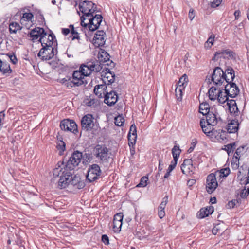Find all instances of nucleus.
Segmentation results:
<instances>
[{"mask_svg": "<svg viewBox=\"0 0 249 249\" xmlns=\"http://www.w3.org/2000/svg\"><path fill=\"white\" fill-rule=\"evenodd\" d=\"M230 173V170L229 168H225L223 169H221L219 171H217L216 172V175H218V176L220 177H226L228 176Z\"/></svg>", "mask_w": 249, "mask_h": 249, "instance_id": "38", "label": "nucleus"}, {"mask_svg": "<svg viewBox=\"0 0 249 249\" xmlns=\"http://www.w3.org/2000/svg\"><path fill=\"white\" fill-rule=\"evenodd\" d=\"M206 122L211 125L215 126L217 125L219 122L221 121V118L218 116L217 112L211 111L206 115Z\"/></svg>", "mask_w": 249, "mask_h": 249, "instance_id": "22", "label": "nucleus"}, {"mask_svg": "<svg viewBox=\"0 0 249 249\" xmlns=\"http://www.w3.org/2000/svg\"><path fill=\"white\" fill-rule=\"evenodd\" d=\"M39 41L41 43L42 46L48 47L49 46H55V37L51 34L47 35L46 33V35L42 36L41 38H39Z\"/></svg>", "mask_w": 249, "mask_h": 249, "instance_id": "18", "label": "nucleus"}, {"mask_svg": "<svg viewBox=\"0 0 249 249\" xmlns=\"http://www.w3.org/2000/svg\"><path fill=\"white\" fill-rule=\"evenodd\" d=\"M188 81V77L186 74H184L180 78L177 87H183L184 89L187 84Z\"/></svg>", "mask_w": 249, "mask_h": 249, "instance_id": "36", "label": "nucleus"}, {"mask_svg": "<svg viewBox=\"0 0 249 249\" xmlns=\"http://www.w3.org/2000/svg\"><path fill=\"white\" fill-rule=\"evenodd\" d=\"M96 101L92 97H87L84 100V103L88 107H94L96 105Z\"/></svg>", "mask_w": 249, "mask_h": 249, "instance_id": "37", "label": "nucleus"}, {"mask_svg": "<svg viewBox=\"0 0 249 249\" xmlns=\"http://www.w3.org/2000/svg\"><path fill=\"white\" fill-rule=\"evenodd\" d=\"M82 157V153L81 152L77 151L74 152L70 158L69 160L66 165H67L68 167H71L70 168V171H71L73 169L74 167L78 166L80 163ZM64 164L65 165V164Z\"/></svg>", "mask_w": 249, "mask_h": 249, "instance_id": "12", "label": "nucleus"}, {"mask_svg": "<svg viewBox=\"0 0 249 249\" xmlns=\"http://www.w3.org/2000/svg\"><path fill=\"white\" fill-rule=\"evenodd\" d=\"M12 70L10 65L5 61H1L0 59V73L3 75L7 76L11 74Z\"/></svg>", "mask_w": 249, "mask_h": 249, "instance_id": "25", "label": "nucleus"}, {"mask_svg": "<svg viewBox=\"0 0 249 249\" xmlns=\"http://www.w3.org/2000/svg\"><path fill=\"white\" fill-rule=\"evenodd\" d=\"M115 76V74L111 72L109 69H106L105 71L103 70L102 72L101 77L103 83L107 86L110 85L114 82Z\"/></svg>", "mask_w": 249, "mask_h": 249, "instance_id": "17", "label": "nucleus"}, {"mask_svg": "<svg viewBox=\"0 0 249 249\" xmlns=\"http://www.w3.org/2000/svg\"><path fill=\"white\" fill-rule=\"evenodd\" d=\"M44 35H46V32L43 28L40 27H36L32 29L30 33V36L34 42L39 41V38Z\"/></svg>", "mask_w": 249, "mask_h": 249, "instance_id": "20", "label": "nucleus"}, {"mask_svg": "<svg viewBox=\"0 0 249 249\" xmlns=\"http://www.w3.org/2000/svg\"><path fill=\"white\" fill-rule=\"evenodd\" d=\"M181 170L183 174L191 175L194 174L195 167L191 159H185L181 166Z\"/></svg>", "mask_w": 249, "mask_h": 249, "instance_id": "16", "label": "nucleus"}, {"mask_svg": "<svg viewBox=\"0 0 249 249\" xmlns=\"http://www.w3.org/2000/svg\"><path fill=\"white\" fill-rule=\"evenodd\" d=\"M107 85L105 83L97 85L94 89V92L99 98H104L107 93Z\"/></svg>", "mask_w": 249, "mask_h": 249, "instance_id": "23", "label": "nucleus"}, {"mask_svg": "<svg viewBox=\"0 0 249 249\" xmlns=\"http://www.w3.org/2000/svg\"><path fill=\"white\" fill-rule=\"evenodd\" d=\"M195 16V14L194 12V10L192 8L190 9L189 10V14H188V17H189V19L191 20H192L194 19Z\"/></svg>", "mask_w": 249, "mask_h": 249, "instance_id": "60", "label": "nucleus"}, {"mask_svg": "<svg viewBox=\"0 0 249 249\" xmlns=\"http://www.w3.org/2000/svg\"><path fill=\"white\" fill-rule=\"evenodd\" d=\"M5 118V113L4 111L0 112V131L1 130L3 125V121Z\"/></svg>", "mask_w": 249, "mask_h": 249, "instance_id": "55", "label": "nucleus"}, {"mask_svg": "<svg viewBox=\"0 0 249 249\" xmlns=\"http://www.w3.org/2000/svg\"><path fill=\"white\" fill-rule=\"evenodd\" d=\"M211 77L213 83L217 87H219L223 84H224L225 78L224 76V71L220 67L215 68Z\"/></svg>", "mask_w": 249, "mask_h": 249, "instance_id": "7", "label": "nucleus"}, {"mask_svg": "<svg viewBox=\"0 0 249 249\" xmlns=\"http://www.w3.org/2000/svg\"><path fill=\"white\" fill-rule=\"evenodd\" d=\"M101 174V170L100 166L96 164L90 165L88 169L87 179L89 182H92L99 178Z\"/></svg>", "mask_w": 249, "mask_h": 249, "instance_id": "8", "label": "nucleus"}, {"mask_svg": "<svg viewBox=\"0 0 249 249\" xmlns=\"http://www.w3.org/2000/svg\"><path fill=\"white\" fill-rule=\"evenodd\" d=\"M71 167H68L63 162H59L53 169L54 177H59L58 186L60 189L65 188L71 181L72 173L70 171Z\"/></svg>", "mask_w": 249, "mask_h": 249, "instance_id": "2", "label": "nucleus"}, {"mask_svg": "<svg viewBox=\"0 0 249 249\" xmlns=\"http://www.w3.org/2000/svg\"><path fill=\"white\" fill-rule=\"evenodd\" d=\"M22 27L19 24L16 22H12L9 25V30L10 34H16L18 31L21 30Z\"/></svg>", "mask_w": 249, "mask_h": 249, "instance_id": "33", "label": "nucleus"}, {"mask_svg": "<svg viewBox=\"0 0 249 249\" xmlns=\"http://www.w3.org/2000/svg\"><path fill=\"white\" fill-rule=\"evenodd\" d=\"M115 124L118 126H122L124 123V119L122 115H119L115 118Z\"/></svg>", "mask_w": 249, "mask_h": 249, "instance_id": "43", "label": "nucleus"}, {"mask_svg": "<svg viewBox=\"0 0 249 249\" xmlns=\"http://www.w3.org/2000/svg\"><path fill=\"white\" fill-rule=\"evenodd\" d=\"M98 58L100 61L106 62L109 60L110 56L106 51L100 49L98 52Z\"/></svg>", "mask_w": 249, "mask_h": 249, "instance_id": "31", "label": "nucleus"}, {"mask_svg": "<svg viewBox=\"0 0 249 249\" xmlns=\"http://www.w3.org/2000/svg\"><path fill=\"white\" fill-rule=\"evenodd\" d=\"M236 144L235 143H230L225 145L224 150L227 152L228 155L232 151L233 152L234 149H235Z\"/></svg>", "mask_w": 249, "mask_h": 249, "instance_id": "45", "label": "nucleus"}, {"mask_svg": "<svg viewBox=\"0 0 249 249\" xmlns=\"http://www.w3.org/2000/svg\"><path fill=\"white\" fill-rule=\"evenodd\" d=\"M59 82L69 89L73 88L71 77H66L59 80Z\"/></svg>", "mask_w": 249, "mask_h": 249, "instance_id": "35", "label": "nucleus"}, {"mask_svg": "<svg viewBox=\"0 0 249 249\" xmlns=\"http://www.w3.org/2000/svg\"><path fill=\"white\" fill-rule=\"evenodd\" d=\"M70 32L71 33V28H63L62 30V33L65 36L68 35Z\"/></svg>", "mask_w": 249, "mask_h": 249, "instance_id": "64", "label": "nucleus"}, {"mask_svg": "<svg viewBox=\"0 0 249 249\" xmlns=\"http://www.w3.org/2000/svg\"><path fill=\"white\" fill-rule=\"evenodd\" d=\"M163 163L161 159L159 160V166H158V174H160V172H161L163 169Z\"/></svg>", "mask_w": 249, "mask_h": 249, "instance_id": "62", "label": "nucleus"}, {"mask_svg": "<svg viewBox=\"0 0 249 249\" xmlns=\"http://www.w3.org/2000/svg\"><path fill=\"white\" fill-rule=\"evenodd\" d=\"M181 150L178 146L175 145L172 149V154L173 158H178V159Z\"/></svg>", "mask_w": 249, "mask_h": 249, "instance_id": "41", "label": "nucleus"}, {"mask_svg": "<svg viewBox=\"0 0 249 249\" xmlns=\"http://www.w3.org/2000/svg\"><path fill=\"white\" fill-rule=\"evenodd\" d=\"M184 90L183 87H177L175 89V95L178 101H181L182 98V91Z\"/></svg>", "mask_w": 249, "mask_h": 249, "instance_id": "39", "label": "nucleus"}, {"mask_svg": "<svg viewBox=\"0 0 249 249\" xmlns=\"http://www.w3.org/2000/svg\"><path fill=\"white\" fill-rule=\"evenodd\" d=\"M210 111L209 105L207 103H202L199 105V112L203 115H207Z\"/></svg>", "mask_w": 249, "mask_h": 249, "instance_id": "34", "label": "nucleus"}, {"mask_svg": "<svg viewBox=\"0 0 249 249\" xmlns=\"http://www.w3.org/2000/svg\"><path fill=\"white\" fill-rule=\"evenodd\" d=\"M205 208H201L197 213V216L199 218H203L208 216Z\"/></svg>", "mask_w": 249, "mask_h": 249, "instance_id": "48", "label": "nucleus"}, {"mask_svg": "<svg viewBox=\"0 0 249 249\" xmlns=\"http://www.w3.org/2000/svg\"><path fill=\"white\" fill-rule=\"evenodd\" d=\"M196 143H197V141L196 140V139H193L191 143L190 147L187 150L188 153H190L194 150Z\"/></svg>", "mask_w": 249, "mask_h": 249, "instance_id": "53", "label": "nucleus"}, {"mask_svg": "<svg viewBox=\"0 0 249 249\" xmlns=\"http://www.w3.org/2000/svg\"><path fill=\"white\" fill-rule=\"evenodd\" d=\"M137 136L135 138L132 137L131 135H128V144L129 146H133L136 143Z\"/></svg>", "mask_w": 249, "mask_h": 249, "instance_id": "51", "label": "nucleus"}, {"mask_svg": "<svg viewBox=\"0 0 249 249\" xmlns=\"http://www.w3.org/2000/svg\"><path fill=\"white\" fill-rule=\"evenodd\" d=\"M238 203V201L237 200H232V201H231L228 202V206L230 208H233L236 205V204Z\"/></svg>", "mask_w": 249, "mask_h": 249, "instance_id": "58", "label": "nucleus"}, {"mask_svg": "<svg viewBox=\"0 0 249 249\" xmlns=\"http://www.w3.org/2000/svg\"><path fill=\"white\" fill-rule=\"evenodd\" d=\"M57 53V50L55 46H42L38 53V56L43 60H48L52 59Z\"/></svg>", "mask_w": 249, "mask_h": 249, "instance_id": "6", "label": "nucleus"}, {"mask_svg": "<svg viewBox=\"0 0 249 249\" xmlns=\"http://www.w3.org/2000/svg\"><path fill=\"white\" fill-rule=\"evenodd\" d=\"M80 11L82 13L81 17V24L85 25V20L86 16L94 14L97 11L96 5L90 1H84L81 2L79 5Z\"/></svg>", "mask_w": 249, "mask_h": 249, "instance_id": "3", "label": "nucleus"}, {"mask_svg": "<svg viewBox=\"0 0 249 249\" xmlns=\"http://www.w3.org/2000/svg\"><path fill=\"white\" fill-rule=\"evenodd\" d=\"M222 0H214L211 3V6L212 7L215 8L219 6Z\"/></svg>", "mask_w": 249, "mask_h": 249, "instance_id": "57", "label": "nucleus"}, {"mask_svg": "<svg viewBox=\"0 0 249 249\" xmlns=\"http://www.w3.org/2000/svg\"><path fill=\"white\" fill-rule=\"evenodd\" d=\"M9 58L11 60V62L14 64H15L17 63L18 60L16 57V56L14 54H10L8 55Z\"/></svg>", "mask_w": 249, "mask_h": 249, "instance_id": "59", "label": "nucleus"}, {"mask_svg": "<svg viewBox=\"0 0 249 249\" xmlns=\"http://www.w3.org/2000/svg\"><path fill=\"white\" fill-rule=\"evenodd\" d=\"M34 15L29 10L22 13V16L20 18V23L29 29L34 24L33 23Z\"/></svg>", "mask_w": 249, "mask_h": 249, "instance_id": "14", "label": "nucleus"}, {"mask_svg": "<svg viewBox=\"0 0 249 249\" xmlns=\"http://www.w3.org/2000/svg\"><path fill=\"white\" fill-rule=\"evenodd\" d=\"M227 105L228 106L230 113L235 116L237 115L238 109L235 101L234 100H229L228 101Z\"/></svg>", "mask_w": 249, "mask_h": 249, "instance_id": "29", "label": "nucleus"}, {"mask_svg": "<svg viewBox=\"0 0 249 249\" xmlns=\"http://www.w3.org/2000/svg\"><path fill=\"white\" fill-rule=\"evenodd\" d=\"M244 151V147H239L236 149L234 156H237L238 157H240Z\"/></svg>", "mask_w": 249, "mask_h": 249, "instance_id": "54", "label": "nucleus"}, {"mask_svg": "<svg viewBox=\"0 0 249 249\" xmlns=\"http://www.w3.org/2000/svg\"><path fill=\"white\" fill-rule=\"evenodd\" d=\"M123 219V214L122 213H118L114 216L113 221L122 222Z\"/></svg>", "mask_w": 249, "mask_h": 249, "instance_id": "52", "label": "nucleus"}, {"mask_svg": "<svg viewBox=\"0 0 249 249\" xmlns=\"http://www.w3.org/2000/svg\"><path fill=\"white\" fill-rule=\"evenodd\" d=\"M214 38L215 36L213 34H212L208 38L207 41L210 43H211L212 44H213L214 41Z\"/></svg>", "mask_w": 249, "mask_h": 249, "instance_id": "63", "label": "nucleus"}, {"mask_svg": "<svg viewBox=\"0 0 249 249\" xmlns=\"http://www.w3.org/2000/svg\"><path fill=\"white\" fill-rule=\"evenodd\" d=\"M239 159L240 157L237 156H233L232 161L231 165L233 168H237L239 165Z\"/></svg>", "mask_w": 249, "mask_h": 249, "instance_id": "46", "label": "nucleus"}, {"mask_svg": "<svg viewBox=\"0 0 249 249\" xmlns=\"http://www.w3.org/2000/svg\"><path fill=\"white\" fill-rule=\"evenodd\" d=\"M224 87H222L220 91H219V93L217 95V98L216 100H218V102L220 104H223L225 103L226 101L228 102V95L227 94V92L223 89Z\"/></svg>", "mask_w": 249, "mask_h": 249, "instance_id": "30", "label": "nucleus"}, {"mask_svg": "<svg viewBox=\"0 0 249 249\" xmlns=\"http://www.w3.org/2000/svg\"><path fill=\"white\" fill-rule=\"evenodd\" d=\"M223 86L228 96L235 97L239 93V88L234 83H228Z\"/></svg>", "mask_w": 249, "mask_h": 249, "instance_id": "19", "label": "nucleus"}, {"mask_svg": "<svg viewBox=\"0 0 249 249\" xmlns=\"http://www.w3.org/2000/svg\"><path fill=\"white\" fill-rule=\"evenodd\" d=\"M224 76L225 78L224 83H231L235 77V72L234 70L231 67H228L225 71L224 72Z\"/></svg>", "mask_w": 249, "mask_h": 249, "instance_id": "24", "label": "nucleus"}, {"mask_svg": "<svg viewBox=\"0 0 249 249\" xmlns=\"http://www.w3.org/2000/svg\"><path fill=\"white\" fill-rule=\"evenodd\" d=\"M239 122L238 120H232L227 126V131L230 133H234L237 132L239 128Z\"/></svg>", "mask_w": 249, "mask_h": 249, "instance_id": "26", "label": "nucleus"}, {"mask_svg": "<svg viewBox=\"0 0 249 249\" xmlns=\"http://www.w3.org/2000/svg\"><path fill=\"white\" fill-rule=\"evenodd\" d=\"M205 124L206 122L205 120L204 119H201L200 121V125L203 132L207 136L211 138H213L214 136L216 137L217 131L213 128V125H211V124H209L208 123H207L206 124Z\"/></svg>", "mask_w": 249, "mask_h": 249, "instance_id": "13", "label": "nucleus"}, {"mask_svg": "<svg viewBox=\"0 0 249 249\" xmlns=\"http://www.w3.org/2000/svg\"><path fill=\"white\" fill-rule=\"evenodd\" d=\"M221 87H212L209 90L208 95L209 99L212 101H214L217 98L219 91H220Z\"/></svg>", "mask_w": 249, "mask_h": 249, "instance_id": "27", "label": "nucleus"}, {"mask_svg": "<svg viewBox=\"0 0 249 249\" xmlns=\"http://www.w3.org/2000/svg\"><path fill=\"white\" fill-rule=\"evenodd\" d=\"M102 66L97 61L87 62L81 65L79 70L73 72L71 78L73 87H79L87 84L85 77L89 76L93 73L101 71Z\"/></svg>", "mask_w": 249, "mask_h": 249, "instance_id": "1", "label": "nucleus"}, {"mask_svg": "<svg viewBox=\"0 0 249 249\" xmlns=\"http://www.w3.org/2000/svg\"><path fill=\"white\" fill-rule=\"evenodd\" d=\"M70 28H71V36H70V37L71 38L72 40H74L75 39L77 40L80 39V36L79 35V34L77 32H76L74 28V27L73 25H71L70 26Z\"/></svg>", "mask_w": 249, "mask_h": 249, "instance_id": "44", "label": "nucleus"}, {"mask_svg": "<svg viewBox=\"0 0 249 249\" xmlns=\"http://www.w3.org/2000/svg\"><path fill=\"white\" fill-rule=\"evenodd\" d=\"M128 135H131L133 138H135V136H137L136 126L135 124H132L131 125Z\"/></svg>", "mask_w": 249, "mask_h": 249, "instance_id": "50", "label": "nucleus"}, {"mask_svg": "<svg viewBox=\"0 0 249 249\" xmlns=\"http://www.w3.org/2000/svg\"><path fill=\"white\" fill-rule=\"evenodd\" d=\"M76 186L77 188L80 189L85 187V183L83 181H78L77 184H74Z\"/></svg>", "mask_w": 249, "mask_h": 249, "instance_id": "61", "label": "nucleus"}, {"mask_svg": "<svg viewBox=\"0 0 249 249\" xmlns=\"http://www.w3.org/2000/svg\"><path fill=\"white\" fill-rule=\"evenodd\" d=\"M224 54V59L233 58L234 57L235 53L229 49L222 50Z\"/></svg>", "mask_w": 249, "mask_h": 249, "instance_id": "40", "label": "nucleus"}, {"mask_svg": "<svg viewBox=\"0 0 249 249\" xmlns=\"http://www.w3.org/2000/svg\"><path fill=\"white\" fill-rule=\"evenodd\" d=\"M84 21L85 25L81 24L82 26L86 27L88 26L89 30L94 31L96 30L103 20V17L101 14H92L87 15Z\"/></svg>", "mask_w": 249, "mask_h": 249, "instance_id": "4", "label": "nucleus"}, {"mask_svg": "<svg viewBox=\"0 0 249 249\" xmlns=\"http://www.w3.org/2000/svg\"><path fill=\"white\" fill-rule=\"evenodd\" d=\"M167 202L168 196H166L162 199V201L158 208V216L160 219L162 218L165 216V213L164 209Z\"/></svg>", "mask_w": 249, "mask_h": 249, "instance_id": "28", "label": "nucleus"}, {"mask_svg": "<svg viewBox=\"0 0 249 249\" xmlns=\"http://www.w3.org/2000/svg\"><path fill=\"white\" fill-rule=\"evenodd\" d=\"M118 96L114 91H110L106 94L104 97V102L109 106L114 105L118 101Z\"/></svg>", "mask_w": 249, "mask_h": 249, "instance_id": "21", "label": "nucleus"}, {"mask_svg": "<svg viewBox=\"0 0 249 249\" xmlns=\"http://www.w3.org/2000/svg\"><path fill=\"white\" fill-rule=\"evenodd\" d=\"M218 183L215 175L213 173L209 174L207 177L206 189L209 194L213 193L217 187Z\"/></svg>", "mask_w": 249, "mask_h": 249, "instance_id": "11", "label": "nucleus"}, {"mask_svg": "<svg viewBox=\"0 0 249 249\" xmlns=\"http://www.w3.org/2000/svg\"><path fill=\"white\" fill-rule=\"evenodd\" d=\"M106 33L103 30H98L93 39V44L96 47L103 46L106 42Z\"/></svg>", "mask_w": 249, "mask_h": 249, "instance_id": "15", "label": "nucleus"}, {"mask_svg": "<svg viewBox=\"0 0 249 249\" xmlns=\"http://www.w3.org/2000/svg\"><path fill=\"white\" fill-rule=\"evenodd\" d=\"M108 148L104 145H97L94 150L93 154L95 157L99 160L100 163L108 162L109 158Z\"/></svg>", "mask_w": 249, "mask_h": 249, "instance_id": "5", "label": "nucleus"}, {"mask_svg": "<svg viewBox=\"0 0 249 249\" xmlns=\"http://www.w3.org/2000/svg\"><path fill=\"white\" fill-rule=\"evenodd\" d=\"M94 120L91 114H88L84 116L81 120L82 130L85 131H91L94 126Z\"/></svg>", "mask_w": 249, "mask_h": 249, "instance_id": "10", "label": "nucleus"}, {"mask_svg": "<svg viewBox=\"0 0 249 249\" xmlns=\"http://www.w3.org/2000/svg\"><path fill=\"white\" fill-rule=\"evenodd\" d=\"M224 58V54L223 50L219 51L216 52L212 60L213 61H217L219 58Z\"/></svg>", "mask_w": 249, "mask_h": 249, "instance_id": "47", "label": "nucleus"}, {"mask_svg": "<svg viewBox=\"0 0 249 249\" xmlns=\"http://www.w3.org/2000/svg\"><path fill=\"white\" fill-rule=\"evenodd\" d=\"M102 241L105 244V245H108L109 244V240L108 237L106 235L104 234L102 236Z\"/></svg>", "mask_w": 249, "mask_h": 249, "instance_id": "56", "label": "nucleus"}, {"mask_svg": "<svg viewBox=\"0 0 249 249\" xmlns=\"http://www.w3.org/2000/svg\"><path fill=\"white\" fill-rule=\"evenodd\" d=\"M60 127L62 130L71 132L73 134H77L78 132L77 125L73 120L64 119L60 124Z\"/></svg>", "mask_w": 249, "mask_h": 249, "instance_id": "9", "label": "nucleus"}, {"mask_svg": "<svg viewBox=\"0 0 249 249\" xmlns=\"http://www.w3.org/2000/svg\"><path fill=\"white\" fill-rule=\"evenodd\" d=\"M57 148L59 151V154L62 155L64 151L66 150V144L62 140V138L59 136H57Z\"/></svg>", "mask_w": 249, "mask_h": 249, "instance_id": "32", "label": "nucleus"}, {"mask_svg": "<svg viewBox=\"0 0 249 249\" xmlns=\"http://www.w3.org/2000/svg\"><path fill=\"white\" fill-rule=\"evenodd\" d=\"M148 178L146 177H143L141 178L140 182L137 185V187H144L147 185V182Z\"/></svg>", "mask_w": 249, "mask_h": 249, "instance_id": "49", "label": "nucleus"}, {"mask_svg": "<svg viewBox=\"0 0 249 249\" xmlns=\"http://www.w3.org/2000/svg\"><path fill=\"white\" fill-rule=\"evenodd\" d=\"M113 230L115 232L118 233L120 231L122 226V222L121 221H115L113 222Z\"/></svg>", "mask_w": 249, "mask_h": 249, "instance_id": "42", "label": "nucleus"}]
</instances>
